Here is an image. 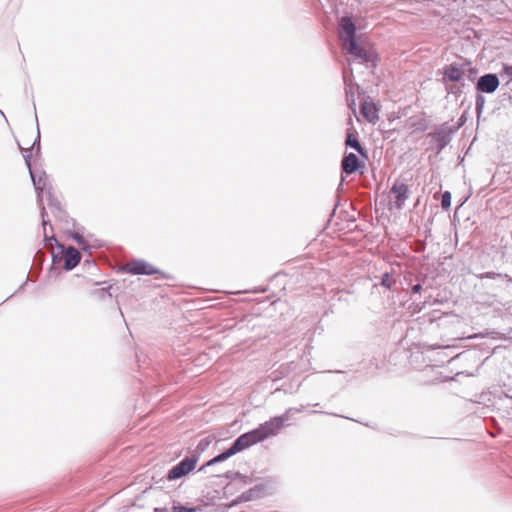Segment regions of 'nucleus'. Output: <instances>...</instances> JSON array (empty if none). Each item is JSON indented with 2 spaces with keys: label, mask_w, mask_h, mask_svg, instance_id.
Wrapping results in <instances>:
<instances>
[{
  "label": "nucleus",
  "mask_w": 512,
  "mask_h": 512,
  "mask_svg": "<svg viewBox=\"0 0 512 512\" xmlns=\"http://www.w3.org/2000/svg\"><path fill=\"white\" fill-rule=\"evenodd\" d=\"M346 145L354 148L355 150L358 151V153L367 158V152L362 148V146L360 145L359 141H358V138L357 136L354 134V133H348L347 134V138H346Z\"/></svg>",
  "instance_id": "nucleus-13"
},
{
  "label": "nucleus",
  "mask_w": 512,
  "mask_h": 512,
  "mask_svg": "<svg viewBox=\"0 0 512 512\" xmlns=\"http://www.w3.org/2000/svg\"><path fill=\"white\" fill-rule=\"evenodd\" d=\"M381 284L387 288H390L391 287V281H390V276L388 273H386L383 278H382V282Z\"/></svg>",
  "instance_id": "nucleus-18"
},
{
  "label": "nucleus",
  "mask_w": 512,
  "mask_h": 512,
  "mask_svg": "<svg viewBox=\"0 0 512 512\" xmlns=\"http://www.w3.org/2000/svg\"><path fill=\"white\" fill-rule=\"evenodd\" d=\"M155 512H168L165 508H155Z\"/></svg>",
  "instance_id": "nucleus-20"
},
{
  "label": "nucleus",
  "mask_w": 512,
  "mask_h": 512,
  "mask_svg": "<svg viewBox=\"0 0 512 512\" xmlns=\"http://www.w3.org/2000/svg\"><path fill=\"white\" fill-rule=\"evenodd\" d=\"M441 205L444 209H448L451 205V194L446 191L442 194Z\"/></svg>",
  "instance_id": "nucleus-16"
},
{
  "label": "nucleus",
  "mask_w": 512,
  "mask_h": 512,
  "mask_svg": "<svg viewBox=\"0 0 512 512\" xmlns=\"http://www.w3.org/2000/svg\"><path fill=\"white\" fill-rule=\"evenodd\" d=\"M197 461L196 457H186L169 471L168 480H176L187 475L195 469Z\"/></svg>",
  "instance_id": "nucleus-2"
},
{
  "label": "nucleus",
  "mask_w": 512,
  "mask_h": 512,
  "mask_svg": "<svg viewBox=\"0 0 512 512\" xmlns=\"http://www.w3.org/2000/svg\"><path fill=\"white\" fill-rule=\"evenodd\" d=\"M341 166L345 173L352 174L358 170L360 163L355 154L349 153L344 156Z\"/></svg>",
  "instance_id": "nucleus-11"
},
{
  "label": "nucleus",
  "mask_w": 512,
  "mask_h": 512,
  "mask_svg": "<svg viewBox=\"0 0 512 512\" xmlns=\"http://www.w3.org/2000/svg\"><path fill=\"white\" fill-rule=\"evenodd\" d=\"M503 72L508 77V81H512V66L504 65L503 66Z\"/></svg>",
  "instance_id": "nucleus-17"
},
{
  "label": "nucleus",
  "mask_w": 512,
  "mask_h": 512,
  "mask_svg": "<svg viewBox=\"0 0 512 512\" xmlns=\"http://www.w3.org/2000/svg\"><path fill=\"white\" fill-rule=\"evenodd\" d=\"M499 86L498 77L495 74H486L478 80L477 89L485 93H493Z\"/></svg>",
  "instance_id": "nucleus-6"
},
{
  "label": "nucleus",
  "mask_w": 512,
  "mask_h": 512,
  "mask_svg": "<svg viewBox=\"0 0 512 512\" xmlns=\"http://www.w3.org/2000/svg\"><path fill=\"white\" fill-rule=\"evenodd\" d=\"M464 74V69L455 64L447 65L444 68V78L452 82L460 81L463 78Z\"/></svg>",
  "instance_id": "nucleus-12"
},
{
  "label": "nucleus",
  "mask_w": 512,
  "mask_h": 512,
  "mask_svg": "<svg viewBox=\"0 0 512 512\" xmlns=\"http://www.w3.org/2000/svg\"><path fill=\"white\" fill-rule=\"evenodd\" d=\"M273 490H274V483L271 481H267L265 484L264 483L258 484V497L261 496L260 494H263V495L271 494L273 492Z\"/></svg>",
  "instance_id": "nucleus-14"
},
{
  "label": "nucleus",
  "mask_w": 512,
  "mask_h": 512,
  "mask_svg": "<svg viewBox=\"0 0 512 512\" xmlns=\"http://www.w3.org/2000/svg\"><path fill=\"white\" fill-rule=\"evenodd\" d=\"M360 111L362 116L370 123L375 124L379 120V108L372 101L364 100L361 103Z\"/></svg>",
  "instance_id": "nucleus-8"
},
{
  "label": "nucleus",
  "mask_w": 512,
  "mask_h": 512,
  "mask_svg": "<svg viewBox=\"0 0 512 512\" xmlns=\"http://www.w3.org/2000/svg\"><path fill=\"white\" fill-rule=\"evenodd\" d=\"M283 427L281 418H274L258 428V442L269 436L276 435Z\"/></svg>",
  "instance_id": "nucleus-4"
},
{
  "label": "nucleus",
  "mask_w": 512,
  "mask_h": 512,
  "mask_svg": "<svg viewBox=\"0 0 512 512\" xmlns=\"http://www.w3.org/2000/svg\"><path fill=\"white\" fill-rule=\"evenodd\" d=\"M81 260V254L80 252L74 248L69 247L66 249L64 253V267L67 270H71L74 267H76Z\"/></svg>",
  "instance_id": "nucleus-10"
},
{
  "label": "nucleus",
  "mask_w": 512,
  "mask_h": 512,
  "mask_svg": "<svg viewBox=\"0 0 512 512\" xmlns=\"http://www.w3.org/2000/svg\"><path fill=\"white\" fill-rule=\"evenodd\" d=\"M256 442V432H250L247 434L241 435L234 443L233 445L227 449L225 452L219 454L218 456L214 457L212 460L208 462V465H212L215 463L222 462L229 457L233 456L234 454L242 451L243 449L253 445Z\"/></svg>",
  "instance_id": "nucleus-1"
},
{
  "label": "nucleus",
  "mask_w": 512,
  "mask_h": 512,
  "mask_svg": "<svg viewBox=\"0 0 512 512\" xmlns=\"http://www.w3.org/2000/svg\"><path fill=\"white\" fill-rule=\"evenodd\" d=\"M343 47L350 54L363 61L368 62L372 59L371 54L364 47L358 45L355 39L343 44Z\"/></svg>",
  "instance_id": "nucleus-9"
},
{
  "label": "nucleus",
  "mask_w": 512,
  "mask_h": 512,
  "mask_svg": "<svg viewBox=\"0 0 512 512\" xmlns=\"http://www.w3.org/2000/svg\"><path fill=\"white\" fill-rule=\"evenodd\" d=\"M172 512H197V509L192 507H186L181 504H175L172 508Z\"/></svg>",
  "instance_id": "nucleus-15"
},
{
  "label": "nucleus",
  "mask_w": 512,
  "mask_h": 512,
  "mask_svg": "<svg viewBox=\"0 0 512 512\" xmlns=\"http://www.w3.org/2000/svg\"><path fill=\"white\" fill-rule=\"evenodd\" d=\"M340 39L343 44L355 39V25L351 18L343 17L340 21Z\"/></svg>",
  "instance_id": "nucleus-7"
},
{
  "label": "nucleus",
  "mask_w": 512,
  "mask_h": 512,
  "mask_svg": "<svg viewBox=\"0 0 512 512\" xmlns=\"http://www.w3.org/2000/svg\"><path fill=\"white\" fill-rule=\"evenodd\" d=\"M123 270L132 275H153L158 273L154 266L143 260L130 261L124 265Z\"/></svg>",
  "instance_id": "nucleus-3"
},
{
  "label": "nucleus",
  "mask_w": 512,
  "mask_h": 512,
  "mask_svg": "<svg viewBox=\"0 0 512 512\" xmlns=\"http://www.w3.org/2000/svg\"><path fill=\"white\" fill-rule=\"evenodd\" d=\"M421 290V285L417 284L413 287L414 292H419Z\"/></svg>",
  "instance_id": "nucleus-19"
},
{
  "label": "nucleus",
  "mask_w": 512,
  "mask_h": 512,
  "mask_svg": "<svg viewBox=\"0 0 512 512\" xmlns=\"http://www.w3.org/2000/svg\"><path fill=\"white\" fill-rule=\"evenodd\" d=\"M408 186L405 183H395L391 188V195L394 199V205L397 209H401L404 202L408 198Z\"/></svg>",
  "instance_id": "nucleus-5"
}]
</instances>
